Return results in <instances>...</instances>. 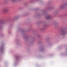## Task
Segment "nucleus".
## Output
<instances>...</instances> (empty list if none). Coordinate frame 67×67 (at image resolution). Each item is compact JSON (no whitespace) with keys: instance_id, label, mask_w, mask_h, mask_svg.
Wrapping results in <instances>:
<instances>
[{"instance_id":"1","label":"nucleus","mask_w":67,"mask_h":67,"mask_svg":"<svg viewBox=\"0 0 67 67\" xmlns=\"http://www.w3.org/2000/svg\"><path fill=\"white\" fill-rule=\"evenodd\" d=\"M3 11L4 12H7L8 11V9H4Z\"/></svg>"},{"instance_id":"2","label":"nucleus","mask_w":67,"mask_h":67,"mask_svg":"<svg viewBox=\"0 0 67 67\" xmlns=\"http://www.w3.org/2000/svg\"><path fill=\"white\" fill-rule=\"evenodd\" d=\"M15 0H12V1H15Z\"/></svg>"}]
</instances>
